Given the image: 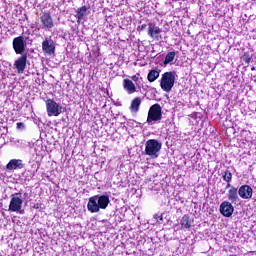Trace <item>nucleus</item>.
<instances>
[{
  "instance_id": "0eeeda50",
  "label": "nucleus",
  "mask_w": 256,
  "mask_h": 256,
  "mask_svg": "<svg viewBox=\"0 0 256 256\" xmlns=\"http://www.w3.org/2000/svg\"><path fill=\"white\" fill-rule=\"evenodd\" d=\"M40 25L38 29H45L46 31H51L55 27V22H53V17L49 12H44L40 14Z\"/></svg>"
},
{
  "instance_id": "9d476101",
  "label": "nucleus",
  "mask_w": 256,
  "mask_h": 256,
  "mask_svg": "<svg viewBox=\"0 0 256 256\" xmlns=\"http://www.w3.org/2000/svg\"><path fill=\"white\" fill-rule=\"evenodd\" d=\"M231 203L232 202L224 201L220 204V213L223 215V217H231V215H233L235 208Z\"/></svg>"
},
{
  "instance_id": "f03ea898",
  "label": "nucleus",
  "mask_w": 256,
  "mask_h": 256,
  "mask_svg": "<svg viewBox=\"0 0 256 256\" xmlns=\"http://www.w3.org/2000/svg\"><path fill=\"white\" fill-rule=\"evenodd\" d=\"M161 147H163L161 141L149 139L145 143V153L152 159H157V157H159V153H161Z\"/></svg>"
},
{
  "instance_id": "412c9836",
  "label": "nucleus",
  "mask_w": 256,
  "mask_h": 256,
  "mask_svg": "<svg viewBox=\"0 0 256 256\" xmlns=\"http://www.w3.org/2000/svg\"><path fill=\"white\" fill-rule=\"evenodd\" d=\"M131 79L136 84V87L138 89H141V87L143 86V84H141L142 81H143V78L141 77V74L137 73L136 75L131 76Z\"/></svg>"
},
{
  "instance_id": "f257e3e1",
  "label": "nucleus",
  "mask_w": 256,
  "mask_h": 256,
  "mask_svg": "<svg viewBox=\"0 0 256 256\" xmlns=\"http://www.w3.org/2000/svg\"><path fill=\"white\" fill-rule=\"evenodd\" d=\"M109 195H95L89 198L87 209L90 213H99L101 209H107L109 207Z\"/></svg>"
},
{
  "instance_id": "1a4fd4ad",
  "label": "nucleus",
  "mask_w": 256,
  "mask_h": 256,
  "mask_svg": "<svg viewBox=\"0 0 256 256\" xmlns=\"http://www.w3.org/2000/svg\"><path fill=\"white\" fill-rule=\"evenodd\" d=\"M17 60L14 62V69H16L17 73L21 74L25 72L27 69V54H21Z\"/></svg>"
},
{
  "instance_id": "20e7f679",
  "label": "nucleus",
  "mask_w": 256,
  "mask_h": 256,
  "mask_svg": "<svg viewBox=\"0 0 256 256\" xmlns=\"http://www.w3.org/2000/svg\"><path fill=\"white\" fill-rule=\"evenodd\" d=\"M161 111V105H152L148 111L147 123H149V125H152L157 121H161V119H163V114L161 113Z\"/></svg>"
},
{
  "instance_id": "4be33fe9",
  "label": "nucleus",
  "mask_w": 256,
  "mask_h": 256,
  "mask_svg": "<svg viewBox=\"0 0 256 256\" xmlns=\"http://www.w3.org/2000/svg\"><path fill=\"white\" fill-rule=\"evenodd\" d=\"M147 79H148V81H150V83H153L154 81H157V79H159V71L151 70L148 73Z\"/></svg>"
},
{
  "instance_id": "6e6552de",
  "label": "nucleus",
  "mask_w": 256,
  "mask_h": 256,
  "mask_svg": "<svg viewBox=\"0 0 256 256\" xmlns=\"http://www.w3.org/2000/svg\"><path fill=\"white\" fill-rule=\"evenodd\" d=\"M12 47L16 53V55H23L25 53V50L27 49V42L25 40V37L18 36L13 39Z\"/></svg>"
},
{
  "instance_id": "a211bd4d",
  "label": "nucleus",
  "mask_w": 256,
  "mask_h": 256,
  "mask_svg": "<svg viewBox=\"0 0 256 256\" xmlns=\"http://www.w3.org/2000/svg\"><path fill=\"white\" fill-rule=\"evenodd\" d=\"M139 107H141V98L136 97L132 100L130 105L131 113H139Z\"/></svg>"
},
{
  "instance_id": "423d86ee",
  "label": "nucleus",
  "mask_w": 256,
  "mask_h": 256,
  "mask_svg": "<svg viewBox=\"0 0 256 256\" xmlns=\"http://www.w3.org/2000/svg\"><path fill=\"white\" fill-rule=\"evenodd\" d=\"M17 195H21V193H15L11 196L9 211H12L14 213H20V215H23V213H25V210H22L23 199L21 197H18Z\"/></svg>"
},
{
  "instance_id": "5701e85b",
  "label": "nucleus",
  "mask_w": 256,
  "mask_h": 256,
  "mask_svg": "<svg viewBox=\"0 0 256 256\" xmlns=\"http://www.w3.org/2000/svg\"><path fill=\"white\" fill-rule=\"evenodd\" d=\"M222 179L226 181V183H231V179H233V174L229 170H226L222 174Z\"/></svg>"
},
{
  "instance_id": "aec40b11",
  "label": "nucleus",
  "mask_w": 256,
  "mask_h": 256,
  "mask_svg": "<svg viewBox=\"0 0 256 256\" xmlns=\"http://www.w3.org/2000/svg\"><path fill=\"white\" fill-rule=\"evenodd\" d=\"M175 55H177L175 51L168 52L164 59V65H169L170 63H173V61H175Z\"/></svg>"
},
{
  "instance_id": "4468645a",
  "label": "nucleus",
  "mask_w": 256,
  "mask_h": 256,
  "mask_svg": "<svg viewBox=\"0 0 256 256\" xmlns=\"http://www.w3.org/2000/svg\"><path fill=\"white\" fill-rule=\"evenodd\" d=\"M124 90L128 93V95H133V93H137V86L133 83V80L124 79L123 80Z\"/></svg>"
},
{
  "instance_id": "39448f33",
  "label": "nucleus",
  "mask_w": 256,
  "mask_h": 256,
  "mask_svg": "<svg viewBox=\"0 0 256 256\" xmlns=\"http://www.w3.org/2000/svg\"><path fill=\"white\" fill-rule=\"evenodd\" d=\"M46 111L48 117H59L63 113V106L59 105L55 100H46Z\"/></svg>"
},
{
  "instance_id": "9b49d317",
  "label": "nucleus",
  "mask_w": 256,
  "mask_h": 256,
  "mask_svg": "<svg viewBox=\"0 0 256 256\" xmlns=\"http://www.w3.org/2000/svg\"><path fill=\"white\" fill-rule=\"evenodd\" d=\"M42 51L47 55H53L55 53V42L52 39L46 38L42 42Z\"/></svg>"
},
{
  "instance_id": "f8f14e48",
  "label": "nucleus",
  "mask_w": 256,
  "mask_h": 256,
  "mask_svg": "<svg viewBox=\"0 0 256 256\" xmlns=\"http://www.w3.org/2000/svg\"><path fill=\"white\" fill-rule=\"evenodd\" d=\"M238 195L241 199H251L253 197V188L249 185H242L238 190Z\"/></svg>"
},
{
  "instance_id": "a878e982",
  "label": "nucleus",
  "mask_w": 256,
  "mask_h": 256,
  "mask_svg": "<svg viewBox=\"0 0 256 256\" xmlns=\"http://www.w3.org/2000/svg\"><path fill=\"white\" fill-rule=\"evenodd\" d=\"M231 187H234V186H231V182H228V184L226 185V189H231Z\"/></svg>"
},
{
  "instance_id": "7ed1b4c3",
  "label": "nucleus",
  "mask_w": 256,
  "mask_h": 256,
  "mask_svg": "<svg viewBox=\"0 0 256 256\" xmlns=\"http://www.w3.org/2000/svg\"><path fill=\"white\" fill-rule=\"evenodd\" d=\"M175 72H165L160 81V87L165 93H170L175 86Z\"/></svg>"
},
{
  "instance_id": "dca6fc26",
  "label": "nucleus",
  "mask_w": 256,
  "mask_h": 256,
  "mask_svg": "<svg viewBox=\"0 0 256 256\" xmlns=\"http://www.w3.org/2000/svg\"><path fill=\"white\" fill-rule=\"evenodd\" d=\"M23 167H24L23 160H19V159H12L6 165V168L8 169V171H13L15 169H23Z\"/></svg>"
},
{
  "instance_id": "bb28decb",
  "label": "nucleus",
  "mask_w": 256,
  "mask_h": 256,
  "mask_svg": "<svg viewBox=\"0 0 256 256\" xmlns=\"http://www.w3.org/2000/svg\"><path fill=\"white\" fill-rule=\"evenodd\" d=\"M145 27H147V25H145V24H144V25H142V29H145Z\"/></svg>"
},
{
  "instance_id": "393cba45",
  "label": "nucleus",
  "mask_w": 256,
  "mask_h": 256,
  "mask_svg": "<svg viewBox=\"0 0 256 256\" xmlns=\"http://www.w3.org/2000/svg\"><path fill=\"white\" fill-rule=\"evenodd\" d=\"M16 125L17 129H25V124L23 122H18Z\"/></svg>"
},
{
  "instance_id": "2eb2a0df",
  "label": "nucleus",
  "mask_w": 256,
  "mask_h": 256,
  "mask_svg": "<svg viewBox=\"0 0 256 256\" xmlns=\"http://www.w3.org/2000/svg\"><path fill=\"white\" fill-rule=\"evenodd\" d=\"M180 225H181V229L183 231H189L191 229V227L193 226V219H191V217H189V215H184L180 219Z\"/></svg>"
},
{
  "instance_id": "f3484780",
  "label": "nucleus",
  "mask_w": 256,
  "mask_h": 256,
  "mask_svg": "<svg viewBox=\"0 0 256 256\" xmlns=\"http://www.w3.org/2000/svg\"><path fill=\"white\" fill-rule=\"evenodd\" d=\"M227 198L230 203H237L239 201V191L235 187L228 190Z\"/></svg>"
},
{
  "instance_id": "ddd939ff",
  "label": "nucleus",
  "mask_w": 256,
  "mask_h": 256,
  "mask_svg": "<svg viewBox=\"0 0 256 256\" xmlns=\"http://www.w3.org/2000/svg\"><path fill=\"white\" fill-rule=\"evenodd\" d=\"M163 33V29L159 28L155 23L150 22L148 24V35L152 39H159V34Z\"/></svg>"
},
{
  "instance_id": "b1692460",
  "label": "nucleus",
  "mask_w": 256,
  "mask_h": 256,
  "mask_svg": "<svg viewBox=\"0 0 256 256\" xmlns=\"http://www.w3.org/2000/svg\"><path fill=\"white\" fill-rule=\"evenodd\" d=\"M243 61H245L246 63H251V56L249 55V53H245L242 57Z\"/></svg>"
},
{
  "instance_id": "6ab92c4d",
  "label": "nucleus",
  "mask_w": 256,
  "mask_h": 256,
  "mask_svg": "<svg viewBox=\"0 0 256 256\" xmlns=\"http://www.w3.org/2000/svg\"><path fill=\"white\" fill-rule=\"evenodd\" d=\"M87 16V6H82L78 8L77 13H76V18L78 19V23H81V20Z\"/></svg>"
}]
</instances>
